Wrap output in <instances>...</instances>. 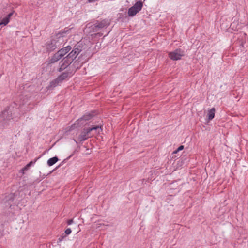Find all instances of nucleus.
<instances>
[{"mask_svg":"<svg viewBox=\"0 0 248 248\" xmlns=\"http://www.w3.org/2000/svg\"><path fill=\"white\" fill-rule=\"evenodd\" d=\"M72 49V47L70 46H67L64 47L60 49L58 51L60 53H62L63 57L65 54L69 52Z\"/></svg>","mask_w":248,"mask_h":248,"instance_id":"obj_15","label":"nucleus"},{"mask_svg":"<svg viewBox=\"0 0 248 248\" xmlns=\"http://www.w3.org/2000/svg\"><path fill=\"white\" fill-rule=\"evenodd\" d=\"M72 232V230L70 228L66 229L64 231V234L66 235H69Z\"/></svg>","mask_w":248,"mask_h":248,"instance_id":"obj_23","label":"nucleus"},{"mask_svg":"<svg viewBox=\"0 0 248 248\" xmlns=\"http://www.w3.org/2000/svg\"><path fill=\"white\" fill-rule=\"evenodd\" d=\"M64 161H63L61 163V164H60V165L58 167H59L60 166H61L62 165V164L63 162Z\"/></svg>","mask_w":248,"mask_h":248,"instance_id":"obj_29","label":"nucleus"},{"mask_svg":"<svg viewBox=\"0 0 248 248\" xmlns=\"http://www.w3.org/2000/svg\"><path fill=\"white\" fill-rule=\"evenodd\" d=\"M97 114L95 111H91L86 112L81 117L78 119L74 123V125L77 126H81L85 124L84 122L91 120L93 117Z\"/></svg>","mask_w":248,"mask_h":248,"instance_id":"obj_4","label":"nucleus"},{"mask_svg":"<svg viewBox=\"0 0 248 248\" xmlns=\"http://www.w3.org/2000/svg\"><path fill=\"white\" fill-rule=\"evenodd\" d=\"M70 30V29L66 27L53 35L51 40L48 41L45 44L46 52L50 53L54 51L56 48L61 47L64 41L63 37L66 36L67 33Z\"/></svg>","mask_w":248,"mask_h":248,"instance_id":"obj_1","label":"nucleus"},{"mask_svg":"<svg viewBox=\"0 0 248 248\" xmlns=\"http://www.w3.org/2000/svg\"><path fill=\"white\" fill-rule=\"evenodd\" d=\"M60 84V83L59 82L58 80H57V79L56 78L50 82L49 85L47 87V88L49 90L53 89L54 87L59 85Z\"/></svg>","mask_w":248,"mask_h":248,"instance_id":"obj_16","label":"nucleus"},{"mask_svg":"<svg viewBox=\"0 0 248 248\" xmlns=\"http://www.w3.org/2000/svg\"><path fill=\"white\" fill-rule=\"evenodd\" d=\"M69 76V72H63L62 74L56 78L59 82L61 83L63 80L66 79V78H68Z\"/></svg>","mask_w":248,"mask_h":248,"instance_id":"obj_14","label":"nucleus"},{"mask_svg":"<svg viewBox=\"0 0 248 248\" xmlns=\"http://www.w3.org/2000/svg\"><path fill=\"white\" fill-rule=\"evenodd\" d=\"M13 118L12 113L10 110V107L6 108L0 114V120H10Z\"/></svg>","mask_w":248,"mask_h":248,"instance_id":"obj_8","label":"nucleus"},{"mask_svg":"<svg viewBox=\"0 0 248 248\" xmlns=\"http://www.w3.org/2000/svg\"><path fill=\"white\" fill-rule=\"evenodd\" d=\"M76 61H75V62H74V64H74V65H75V64H76Z\"/></svg>","mask_w":248,"mask_h":248,"instance_id":"obj_31","label":"nucleus"},{"mask_svg":"<svg viewBox=\"0 0 248 248\" xmlns=\"http://www.w3.org/2000/svg\"><path fill=\"white\" fill-rule=\"evenodd\" d=\"M215 108H213L208 110V121L212 120L215 117Z\"/></svg>","mask_w":248,"mask_h":248,"instance_id":"obj_18","label":"nucleus"},{"mask_svg":"<svg viewBox=\"0 0 248 248\" xmlns=\"http://www.w3.org/2000/svg\"><path fill=\"white\" fill-rule=\"evenodd\" d=\"M84 46L81 42H78L74 46L73 49L67 55L72 60L76 58L78 55L83 50Z\"/></svg>","mask_w":248,"mask_h":248,"instance_id":"obj_5","label":"nucleus"},{"mask_svg":"<svg viewBox=\"0 0 248 248\" xmlns=\"http://www.w3.org/2000/svg\"><path fill=\"white\" fill-rule=\"evenodd\" d=\"M4 204L5 207L11 210H14L19 203V193L18 192L11 193L5 196L4 199Z\"/></svg>","mask_w":248,"mask_h":248,"instance_id":"obj_2","label":"nucleus"},{"mask_svg":"<svg viewBox=\"0 0 248 248\" xmlns=\"http://www.w3.org/2000/svg\"><path fill=\"white\" fill-rule=\"evenodd\" d=\"M9 21L10 20L6 16H5L2 19L1 21L0 22V25H3L5 26L9 22Z\"/></svg>","mask_w":248,"mask_h":248,"instance_id":"obj_19","label":"nucleus"},{"mask_svg":"<svg viewBox=\"0 0 248 248\" xmlns=\"http://www.w3.org/2000/svg\"><path fill=\"white\" fill-rule=\"evenodd\" d=\"M91 138L85 126L83 128L81 133L78 137V140L80 141H84Z\"/></svg>","mask_w":248,"mask_h":248,"instance_id":"obj_10","label":"nucleus"},{"mask_svg":"<svg viewBox=\"0 0 248 248\" xmlns=\"http://www.w3.org/2000/svg\"><path fill=\"white\" fill-rule=\"evenodd\" d=\"M143 7V3L141 1H137L134 5L128 9V15L130 17L135 16L139 12Z\"/></svg>","mask_w":248,"mask_h":248,"instance_id":"obj_6","label":"nucleus"},{"mask_svg":"<svg viewBox=\"0 0 248 248\" xmlns=\"http://www.w3.org/2000/svg\"><path fill=\"white\" fill-rule=\"evenodd\" d=\"M179 151H177V150H176L175 151L173 152V154H176Z\"/></svg>","mask_w":248,"mask_h":248,"instance_id":"obj_28","label":"nucleus"},{"mask_svg":"<svg viewBox=\"0 0 248 248\" xmlns=\"http://www.w3.org/2000/svg\"><path fill=\"white\" fill-rule=\"evenodd\" d=\"M184 146L183 145H180L177 149V151H180L184 149Z\"/></svg>","mask_w":248,"mask_h":248,"instance_id":"obj_25","label":"nucleus"},{"mask_svg":"<svg viewBox=\"0 0 248 248\" xmlns=\"http://www.w3.org/2000/svg\"><path fill=\"white\" fill-rule=\"evenodd\" d=\"M62 53H60L58 51L54 54L51 57L50 61L51 63H55L60 60L62 57Z\"/></svg>","mask_w":248,"mask_h":248,"instance_id":"obj_12","label":"nucleus"},{"mask_svg":"<svg viewBox=\"0 0 248 248\" xmlns=\"http://www.w3.org/2000/svg\"><path fill=\"white\" fill-rule=\"evenodd\" d=\"M73 223V220L72 219H69L67 221V224L68 225H70Z\"/></svg>","mask_w":248,"mask_h":248,"instance_id":"obj_24","label":"nucleus"},{"mask_svg":"<svg viewBox=\"0 0 248 248\" xmlns=\"http://www.w3.org/2000/svg\"><path fill=\"white\" fill-rule=\"evenodd\" d=\"M67 235L65 234L64 233H62V235L58 238L57 243H60L62 242L64 239H65Z\"/></svg>","mask_w":248,"mask_h":248,"instance_id":"obj_20","label":"nucleus"},{"mask_svg":"<svg viewBox=\"0 0 248 248\" xmlns=\"http://www.w3.org/2000/svg\"><path fill=\"white\" fill-rule=\"evenodd\" d=\"M93 132L94 135L99 134L103 131V124L100 123L98 125H91Z\"/></svg>","mask_w":248,"mask_h":248,"instance_id":"obj_11","label":"nucleus"},{"mask_svg":"<svg viewBox=\"0 0 248 248\" xmlns=\"http://www.w3.org/2000/svg\"><path fill=\"white\" fill-rule=\"evenodd\" d=\"M73 155V154H72V155H71L69 156H68L67 158H66L65 159H64V161L66 160H68L69 159H70L72 156Z\"/></svg>","mask_w":248,"mask_h":248,"instance_id":"obj_27","label":"nucleus"},{"mask_svg":"<svg viewBox=\"0 0 248 248\" xmlns=\"http://www.w3.org/2000/svg\"><path fill=\"white\" fill-rule=\"evenodd\" d=\"M74 140L77 143H78V142L76 140Z\"/></svg>","mask_w":248,"mask_h":248,"instance_id":"obj_30","label":"nucleus"},{"mask_svg":"<svg viewBox=\"0 0 248 248\" xmlns=\"http://www.w3.org/2000/svg\"><path fill=\"white\" fill-rule=\"evenodd\" d=\"M41 157V155H40V156H39L38 158H36L35 159H34V161H30L28 164H27V165L29 166V167H30L31 166L33 165L36 162V161L39 159Z\"/></svg>","mask_w":248,"mask_h":248,"instance_id":"obj_21","label":"nucleus"},{"mask_svg":"<svg viewBox=\"0 0 248 248\" xmlns=\"http://www.w3.org/2000/svg\"><path fill=\"white\" fill-rule=\"evenodd\" d=\"M84 126L87 130L88 133H89L91 138L93 137L94 136V134L93 132V129L92 128V126L91 125L90 122L86 123L84 124Z\"/></svg>","mask_w":248,"mask_h":248,"instance_id":"obj_13","label":"nucleus"},{"mask_svg":"<svg viewBox=\"0 0 248 248\" xmlns=\"http://www.w3.org/2000/svg\"><path fill=\"white\" fill-rule=\"evenodd\" d=\"M59 160V159L57 156H54L53 157L49 158L47 161V165L49 166H51L55 164Z\"/></svg>","mask_w":248,"mask_h":248,"instance_id":"obj_17","label":"nucleus"},{"mask_svg":"<svg viewBox=\"0 0 248 248\" xmlns=\"http://www.w3.org/2000/svg\"><path fill=\"white\" fill-rule=\"evenodd\" d=\"M30 167H29V166L26 165L24 168H23L22 169V170H21V172L22 173V174L23 175L24 174V172L25 171H27V170H28V169H29Z\"/></svg>","mask_w":248,"mask_h":248,"instance_id":"obj_22","label":"nucleus"},{"mask_svg":"<svg viewBox=\"0 0 248 248\" xmlns=\"http://www.w3.org/2000/svg\"><path fill=\"white\" fill-rule=\"evenodd\" d=\"M13 12H11L7 15L6 17L10 20V18L11 16L13 15Z\"/></svg>","mask_w":248,"mask_h":248,"instance_id":"obj_26","label":"nucleus"},{"mask_svg":"<svg viewBox=\"0 0 248 248\" xmlns=\"http://www.w3.org/2000/svg\"><path fill=\"white\" fill-rule=\"evenodd\" d=\"M168 55L172 60H179L181 59L182 57L185 55V52L180 48H177L173 51L169 52Z\"/></svg>","mask_w":248,"mask_h":248,"instance_id":"obj_7","label":"nucleus"},{"mask_svg":"<svg viewBox=\"0 0 248 248\" xmlns=\"http://www.w3.org/2000/svg\"><path fill=\"white\" fill-rule=\"evenodd\" d=\"M109 25V23L107 19L101 21L96 20L93 23H88L86 29L89 33H95L103 28H107Z\"/></svg>","mask_w":248,"mask_h":248,"instance_id":"obj_3","label":"nucleus"},{"mask_svg":"<svg viewBox=\"0 0 248 248\" xmlns=\"http://www.w3.org/2000/svg\"><path fill=\"white\" fill-rule=\"evenodd\" d=\"M72 60L70 58H68L67 56L63 59V60L60 62V67L58 69L59 72H62L66 68H67L72 62Z\"/></svg>","mask_w":248,"mask_h":248,"instance_id":"obj_9","label":"nucleus"}]
</instances>
